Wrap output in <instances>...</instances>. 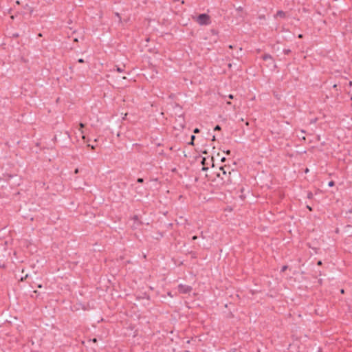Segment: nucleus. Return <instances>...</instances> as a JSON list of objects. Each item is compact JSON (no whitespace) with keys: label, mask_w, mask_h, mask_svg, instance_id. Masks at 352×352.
Listing matches in <instances>:
<instances>
[{"label":"nucleus","mask_w":352,"mask_h":352,"mask_svg":"<svg viewBox=\"0 0 352 352\" xmlns=\"http://www.w3.org/2000/svg\"><path fill=\"white\" fill-rule=\"evenodd\" d=\"M227 104H231V102H227Z\"/></svg>","instance_id":"obj_39"},{"label":"nucleus","mask_w":352,"mask_h":352,"mask_svg":"<svg viewBox=\"0 0 352 352\" xmlns=\"http://www.w3.org/2000/svg\"><path fill=\"white\" fill-rule=\"evenodd\" d=\"M192 290V287L189 285L180 284L178 285V292L181 294H190Z\"/></svg>","instance_id":"obj_4"},{"label":"nucleus","mask_w":352,"mask_h":352,"mask_svg":"<svg viewBox=\"0 0 352 352\" xmlns=\"http://www.w3.org/2000/svg\"><path fill=\"white\" fill-rule=\"evenodd\" d=\"M203 153H206H206H207V151H203Z\"/></svg>","instance_id":"obj_40"},{"label":"nucleus","mask_w":352,"mask_h":352,"mask_svg":"<svg viewBox=\"0 0 352 352\" xmlns=\"http://www.w3.org/2000/svg\"><path fill=\"white\" fill-rule=\"evenodd\" d=\"M78 62L79 63H85V60H84V59H83V58H79V59L78 60Z\"/></svg>","instance_id":"obj_18"},{"label":"nucleus","mask_w":352,"mask_h":352,"mask_svg":"<svg viewBox=\"0 0 352 352\" xmlns=\"http://www.w3.org/2000/svg\"><path fill=\"white\" fill-rule=\"evenodd\" d=\"M221 129V128L219 124L216 125L214 128V131H220Z\"/></svg>","instance_id":"obj_12"},{"label":"nucleus","mask_w":352,"mask_h":352,"mask_svg":"<svg viewBox=\"0 0 352 352\" xmlns=\"http://www.w3.org/2000/svg\"><path fill=\"white\" fill-rule=\"evenodd\" d=\"M332 87H333V89H335L336 91H338V85H337V84H334V85L332 86Z\"/></svg>","instance_id":"obj_19"},{"label":"nucleus","mask_w":352,"mask_h":352,"mask_svg":"<svg viewBox=\"0 0 352 352\" xmlns=\"http://www.w3.org/2000/svg\"><path fill=\"white\" fill-rule=\"evenodd\" d=\"M133 219H134L135 220H138V216H137V215H135V216H134Z\"/></svg>","instance_id":"obj_29"},{"label":"nucleus","mask_w":352,"mask_h":352,"mask_svg":"<svg viewBox=\"0 0 352 352\" xmlns=\"http://www.w3.org/2000/svg\"><path fill=\"white\" fill-rule=\"evenodd\" d=\"M349 212L352 213V210H349Z\"/></svg>","instance_id":"obj_41"},{"label":"nucleus","mask_w":352,"mask_h":352,"mask_svg":"<svg viewBox=\"0 0 352 352\" xmlns=\"http://www.w3.org/2000/svg\"><path fill=\"white\" fill-rule=\"evenodd\" d=\"M174 2L179 1V0H173Z\"/></svg>","instance_id":"obj_38"},{"label":"nucleus","mask_w":352,"mask_h":352,"mask_svg":"<svg viewBox=\"0 0 352 352\" xmlns=\"http://www.w3.org/2000/svg\"><path fill=\"white\" fill-rule=\"evenodd\" d=\"M307 208L309 211H312V210H313L312 208H311V206H307Z\"/></svg>","instance_id":"obj_20"},{"label":"nucleus","mask_w":352,"mask_h":352,"mask_svg":"<svg viewBox=\"0 0 352 352\" xmlns=\"http://www.w3.org/2000/svg\"><path fill=\"white\" fill-rule=\"evenodd\" d=\"M88 146H90L92 150L95 148V146L94 145L88 144Z\"/></svg>","instance_id":"obj_24"},{"label":"nucleus","mask_w":352,"mask_h":352,"mask_svg":"<svg viewBox=\"0 0 352 352\" xmlns=\"http://www.w3.org/2000/svg\"><path fill=\"white\" fill-rule=\"evenodd\" d=\"M196 21L201 25H207L211 23L210 16L206 13L199 14Z\"/></svg>","instance_id":"obj_2"},{"label":"nucleus","mask_w":352,"mask_h":352,"mask_svg":"<svg viewBox=\"0 0 352 352\" xmlns=\"http://www.w3.org/2000/svg\"><path fill=\"white\" fill-rule=\"evenodd\" d=\"M195 140V135H192L191 137H190V142L188 143V144L193 145Z\"/></svg>","instance_id":"obj_8"},{"label":"nucleus","mask_w":352,"mask_h":352,"mask_svg":"<svg viewBox=\"0 0 352 352\" xmlns=\"http://www.w3.org/2000/svg\"><path fill=\"white\" fill-rule=\"evenodd\" d=\"M242 48L240 47L239 51L236 52V54L234 55L233 56L234 58H239V57H241L242 56Z\"/></svg>","instance_id":"obj_7"},{"label":"nucleus","mask_w":352,"mask_h":352,"mask_svg":"<svg viewBox=\"0 0 352 352\" xmlns=\"http://www.w3.org/2000/svg\"><path fill=\"white\" fill-rule=\"evenodd\" d=\"M211 32H212V33L213 34H217V32L215 30H212Z\"/></svg>","instance_id":"obj_21"},{"label":"nucleus","mask_w":352,"mask_h":352,"mask_svg":"<svg viewBox=\"0 0 352 352\" xmlns=\"http://www.w3.org/2000/svg\"><path fill=\"white\" fill-rule=\"evenodd\" d=\"M276 16H279L280 18H285V16H286V13L283 11V10H278L277 12H276Z\"/></svg>","instance_id":"obj_6"},{"label":"nucleus","mask_w":352,"mask_h":352,"mask_svg":"<svg viewBox=\"0 0 352 352\" xmlns=\"http://www.w3.org/2000/svg\"><path fill=\"white\" fill-rule=\"evenodd\" d=\"M38 288H41V287H42V285H38Z\"/></svg>","instance_id":"obj_33"},{"label":"nucleus","mask_w":352,"mask_h":352,"mask_svg":"<svg viewBox=\"0 0 352 352\" xmlns=\"http://www.w3.org/2000/svg\"><path fill=\"white\" fill-rule=\"evenodd\" d=\"M80 128H83L85 126V124L82 123H80Z\"/></svg>","instance_id":"obj_27"},{"label":"nucleus","mask_w":352,"mask_h":352,"mask_svg":"<svg viewBox=\"0 0 352 352\" xmlns=\"http://www.w3.org/2000/svg\"><path fill=\"white\" fill-rule=\"evenodd\" d=\"M197 239V236L195 235L192 237V240H196Z\"/></svg>","instance_id":"obj_25"},{"label":"nucleus","mask_w":352,"mask_h":352,"mask_svg":"<svg viewBox=\"0 0 352 352\" xmlns=\"http://www.w3.org/2000/svg\"><path fill=\"white\" fill-rule=\"evenodd\" d=\"M287 265H283L281 268V272H285L287 269Z\"/></svg>","instance_id":"obj_15"},{"label":"nucleus","mask_w":352,"mask_h":352,"mask_svg":"<svg viewBox=\"0 0 352 352\" xmlns=\"http://www.w3.org/2000/svg\"><path fill=\"white\" fill-rule=\"evenodd\" d=\"M344 292V289H341V293H342V294H343Z\"/></svg>","instance_id":"obj_37"},{"label":"nucleus","mask_w":352,"mask_h":352,"mask_svg":"<svg viewBox=\"0 0 352 352\" xmlns=\"http://www.w3.org/2000/svg\"><path fill=\"white\" fill-rule=\"evenodd\" d=\"M116 70L117 72H123V69H122L121 67H118V66H117V65L116 66Z\"/></svg>","instance_id":"obj_11"},{"label":"nucleus","mask_w":352,"mask_h":352,"mask_svg":"<svg viewBox=\"0 0 352 352\" xmlns=\"http://www.w3.org/2000/svg\"><path fill=\"white\" fill-rule=\"evenodd\" d=\"M313 197H314V195H313V193H312V192H309L307 193V198H308V199H312V198H313Z\"/></svg>","instance_id":"obj_10"},{"label":"nucleus","mask_w":352,"mask_h":352,"mask_svg":"<svg viewBox=\"0 0 352 352\" xmlns=\"http://www.w3.org/2000/svg\"><path fill=\"white\" fill-rule=\"evenodd\" d=\"M298 38H302V34H300L298 35Z\"/></svg>","instance_id":"obj_31"},{"label":"nucleus","mask_w":352,"mask_h":352,"mask_svg":"<svg viewBox=\"0 0 352 352\" xmlns=\"http://www.w3.org/2000/svg\"><path fill=\"white\" fill-rule=\"evenodd\" d=\"M135 191H136L137 192H138V193H141V194H142V189H141L140 187H136V188H135Z\"/></svg>","instance_id":"obj_14"},{"label":"nucleus","mask_w":352,"mask_h":352,"mask_svg":"<svg viewBox=\"0 0 352 352\" xmlns=\"http://www.w3.org/2000/svg\"><path fill=\"white\" fill-rule=\"evenodd\" d=\"M291 52H292V51L289 49H285V50H283V53L285 55H289Z\"/></svg>","instance_id":"obj_9"},{"label":"nucleus","mask_w":352,"mask_h":352,"mask_svg":"<svg viewBox=\"0 0 352 352\" xmlns=\"http://www.w3.org/2000/svg\"><path fill=\"white\" fill-rule=\"evenodd\" d=\"M137 182H138V183H143L144 182V179L140 177V178H138L137 179Z\"/></svg>","instance_id":"obj_16"},{"label":"nucleus","mask_w":352,"mask_h":352,"mask_svg":"<svg viewBox=\"0 0 352 352\" xmlns=\"http://www.w3.org/2000/svg\"><path fill=\"white\" fill-rule=\"evenodd\" d=\"M224 161H226V157H222L221 158V162H224Z\"/></svg>","instance_id":"obj_30"},{"label":"nucleus","mask_w":352,"mask_h":352,"mask_svg":"<svg viewBox=\"0 0 352 352\" xmlns=\"http://www.w3.org/2000/svg\"><path fill=\"white\" fill-rule=\"evenodd\" d=\"M328 186L330 187H333L335 186V182L333 181H330L328 184Z\"/></svg>","instance_id":"obj_13"},{"label":"nucleus","mask_w":352,"mask_h":352,"mask_svg":"<svg viewBox=\"0 0 352 352\" xmlns=\"http://www.w3.org/2000/svg\"><path fill=\"white\" fill-rule=\"evenodd\" d=\"M193 132L195 133H199L200 132V130L198 129V128H195L194 130H193Z\"/></svg>","instance_id":"obj_17"},{"label":"nucleus","mask_w":352,"mask_h":352,"mask_svg":"<svg viewBox=\"0 0 352 352\" xmlns=\"http://www.w3.org/2000/svg\"><path fill=\"white\" fill-rule=\"evenodd\" d=\"M210 162H212V166L213 167L214 166V159L213 157H202L201 159V164L203 165V167H202V170L204 171H206L208 170V167L207 166Z\"/></svg>","instance_id":"obj_3"},{"label":"nucleus","mask_w":352,"mask_h":352,"mask_svg":"<svg viewBox=\"0 0 352 352\" xmlns=\"http://www.w3.org/2000/svg\"><path fill=\"white\" fill-rule=\"evenodd\" d=\"M261 58H262V59L263 60H265V61L267 60H273L272 56L270 54H263Z\"/></svg>","instance_id":"obj_5"},{"label":"nucleus","mask_w":352,"mask_h":352,"mask_svg":"<svg viewBox=\"0 0 352 352\" xmlns=\"http://www.w3.org/2000/svg\"><path fill=\"white\" fill-rule=\"evenodd\" d=\"M230 166L225 165L223 166H221L219 168V170H221V173H218L217 176L218 177H220L221 180H223L224 182H231L230 178L231 172L230 171Z\"/></svg>","instance_id":"obj_1"},{"label":"nucleus","mask_w":352,"mask_h":352,"mask_svg":"<svg viewBox=\"0 0 352 352\" xmlns=\"http://www.w3.org/2000/svg\"><path fill=\"white\" fill-rule=\"evenodd\" d=\"M225 153H226L227 155H230L231 151H230V150H228V151H225Z\"/></svg>","instance_id":"obj_22"},{"label":"nucleus","mask_w":352,"mask_h":352,"mask_svg":"<svg viewBox=\"0 0 352 352\" xmlns=\"http://www.w3.org/2000/svg\"><path fill=\"white\" fill-rule=\"evenodd\" d=\"M309 171V169L308 168H306L305 170V173H307Z\"/></svg>","instance_id":"obj_36"},{"label":"nucleus","mask_w":352,"mask_h":352,"mask_svg":"<svg viewBox=\"0 0 352 352\" xmlns=\"http://www.w3.org/2000/svg\"><path fill=\"white\" fill-rule=\"evenodd\" d=\"M212 140H215V136L214 135H213V137H212Z\"/></svg>","instance_id":"obj_34"},{"label":"nucleus","mask_w":352,"mask_h":352,"mask_svg":"<svg viewBox=\"0 0 352 352\" xmlns=\"http://www.w3.org/2000/svg\"><path fill=\"white\" fill-rule=\"evenodd\" d=\"M19 35L17 34H14V36L17 37Z\"/></svg>","instance_id":"obj_35"},{"label":"nucleus","mask_w":352,"mask_h":352,"mask_svg":"<svg viewBox=\"0 0 352 352\" xmlns=\"http://www.w3.org/2000/svg\"><path fill=\"white\" fill-rule=\"evenodd\" d=\"M317 265H322V261H318V263H317Z\"/></svg>","instance_id":"obj_26"},{"label":"nucleus","mask_w":352,"mask_h":352,"mask_svg":"<svg viewBox=\"0 0 352 352\" xmlns=\"http://www.w3.org/2000/svg\"><path fill=\"white\" fill-rule=\"evenodd\" d=\"M229 48L232 49V48H233V46H232V45H229Z\"/></svg>","instance_id":"obj_32"},{"label":"nucleus","mask_w":352,"mask_h":352,"mask_svg":"<svg viewBox=\"0 0 352 352\" xmlns=\"http://www.w3.org/2000/svg\"><path fill=\"white\" fill-rule=\"evenodd\" d=\"M228 98H229L230 99H233V98H234V96H233L232 94H230V95L228 96Z\"/></svg>","instance_id":"obj_23"},{"label":"nucleus","mask_w":352,"mask_h":352,"mask_svg":"<svg viewBox=\"0 0 352 352\" xmlns=\"http://www.w3.org/2000/svg\"><path fill=\"white\" fill-rule=\"evenodd\" d=\"M92 342H97V339L96 338H93L92 339Z\"/></svg>","instance_id":"obj_28"}]
</instances>
